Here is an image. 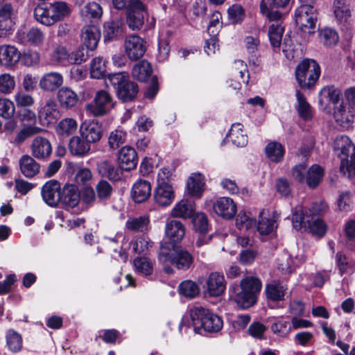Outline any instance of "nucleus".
<instances>
[{"label":"nucleus","instance_id":"nucleus-60","mask_svg":"<svg viewBox=\"0 0 355 355\" xmlns=\"http://www.w3.org/2000/svg\"><path fill=\"white\" fill-rule=\"evenodd\" d=\"M276 227V221L272 218H261L257 223V230L262 235L272 233Z\"/></svg>","mask_w":355,"mask_h":355},{"label":"nucleus","instance_id":"nucleus-22","mask_svg":"<svg viewBox=\"0 0 355 355\" xmlns=\"http://www.w3.org/2000/svg\"><path fill=\"white\" fill-rule=\"evenodd\" d=\"M80 193L74 184H66L62 189L60 202L66 209L76 207L80 202Z\"/></svg>","mask_w":355,"mask_h":355},{"label":"nucleus","instance_id":"nucleus-62","mask_svg":"<svg viewBox=\"0 0 355 355\" xmlns=\"http://www.w3.org/2000/svg\"><path fill=\"white\" fill-rule=\"evenodd\" d=\"M27 41L35 46L41 45L45 38L44 33L38 28H32L26 33Z\"/></svg>","mask_w":355,"mask_h":355},{"label":"nucleus","instance_id":"nucleus-44","mask_svg":"<svg viewBox=\"0 0 355 355\" xmlns=\"http://www.w3.org/2000/svg\"><path fill=\"white\" fill-rule=\"evenodd\" d=\"M77 127L78 124L75 119L66 118L58 123L55 131L58 135L68 137L76 132Z\"/></svg>","mask_w":355,"mask_h":355},{"label":"nucleus","instance_id":"nucleus-33","mask_svg":"<svg viewBox=\"0 0 355 355\" xmlns=\"http://www.w3.org/2000/svg\"><path fill=\"white\" fill-rule=\"evenodd\" d=\"M287 286L279 281H272L266 287V293L268 299L278 302L284 299Z\"/></svg>","mask_w":355,"mask_h":355},{"label":"nucleus","instance_id":"nucleus-7","mask_svg":"<svg viewBox=\"0 0 355 355\" xmlns=\"http://www.w3.org/2000/svg\"><path fill=\"white\" fill-rule=\"evenodd\" d=\"M261 281L256 277H247L241 282V291L235 296V302L240 307L246 309L257 302V295L261 288Z\"/></svg>","mask_w":355,"mask_h":355},{"label":"nucleus","instance_id":"nucleus-38","mask_svg":"<svg viewBox=\"0 0 355 355\" xmlns=\"http://www.w3.org/2000/svg\"><path fill=\"white\" fill-rule=\"evenodd\" d=\"M204 178L200 173H194L187 182V189L190 195L200 197L203 191Z\"/></svg>","mask_w":355,"mask_h":355},{"label":"nucleus","instance_id":"nucleus-56","mask_svg":"<svg viewBox=\"0 0 355 355\" xmlns=\"http://www.w3.org/2000/svg\"><path fill=\"white\" fill-rule=\"evenodd\" d=\"M153 263L146 257H138L134 261L137 271L144 275H149L153 272Z\"/></svg>","mask_w":355,"mask_h":355},{"label":"nucleus","instance_id":"nucleus-13","mask_svg":"<svg viewBox=\"0 0 355 355\" xmlns=\"http://www.w3.org/2000/svg\"><path fill=\"white\" fill-rule=\"evenodd\" d=\"M124 48L127 56L132 61L141 58L146 51L144 40L136 35H132L126 37Z\"/></svg>","mask_w":355,"mask_h":355},{"label":"nucleus","instance_id":"nucleus-27","mask_svg":"<svg viewBox=\"0 0 355 355\" xmlns=\"http://www.w3.org/2000/svg\"><path fill=\"white\" fill-rule=\"evenodd\" d=\"M151 187L149 182L139 180L132 187L131 196L137 203H141L150 196Z\"/></svg>","mask_w":355,"mask_h":355},{"label":"nucleus","instance_id":"nucleus-58","mask_svg":"<svg viewBox=\"0 0 355 355\" xmlns=\"http://www.w3.org/2000/svg\"><path fill=\"white\" fill-rule=\"evenodd\" d=\"M228 17L232 24L241 23L245 16V10L241 5L234 4L227 10Z\"/></svg>","mask_w":355,"mask_h":355},{"label":"nucleus","instance_id":"nucleus-19","mask_svg":"<svg viewBox=\"0 0 355 355\" xmlns=\"http://www.w3.org/2000/svg\"><path fill=\"white\" fill-rule=\"evenodd\" d=\"M31 156L39 160H44L52 153V147L50 141L45 137H36L30 146Z\"/></svg>","mask_w":355,"mask_h":355},{"label":"nucleus","instance_id":"nucleus-46","mask_svg":"<svg viewBox=\"0 0 355 355\" xmlns=\"http://www.w3.org/2000/svg\"><path fill=\"white\" fill-rule=\"evenodd\" d=\"M42 130V128L37 126L28 125L24 127L16 134L11 143L15 146H19L28 138L41 132Z\"/></svg>","mask_w":355,"mask_h":355},{"label":"nucleus","instance_id":"nucleus-10","mask_svg":"<svg viewBox=\"0 0 355 355\" xmlns=\"http://www.w3.org/2000/svg\"><path fill=\"white\" fill-rule=\"evenodd\" d=\"M296 25L304 32L311 33L313 32L318 21V12L313 6H300L295 12Z\"/></svg>","mask_w":355,"mask_h":355},{"label":"nucleus","instance_id":"nucleus-48","mask_svg":"<svg viewBox=\"0 0 355 355\" xmlns=\"http://www.w3.org/2000/svg\"><path fill=\"white\" fill-rule=\"evenodd\" d=\"M126 132L122 130H114L110 133L108 137V146L110 149L116 150L125 142Z\"/></svg>","mask_w":355,"mask_h":355},{"label":"nucleus","instance_id":"nucleus-55","mask_svg":"<svg viewBox=\"0 0 355 355\" xmlns=\"http://www.w3.org/2000/svg\"><path fill=\"white\" fill-rule=\"evenodd\" d=\"M15 113L14 103L8 98H0V116L4 119H10Z\"/></svg>","mask_w":355,"mask_h":355},{"label":"nucleus","instance_id":"nucleus-41","mask_svg":"<svg viewBox=\"0 0 355 355\" xmlns=\"http://www.w3.org/2000/svg\"><path fill=\"white\" fill-rule=\"evenodd\" d=\"M334 117L336 121L345 128L350 127L354 121V116L346 110L343 103L335 108Z\"/></svg>","mask_w":355,"mask_h":355},{"label":"nucleus","instance_id":"nucleus-50","mask_svg":"<svg viewBox=\"0 0 355 355\" xmlns=\"http://www.w3.org/2000/svg\"><path fill=\"white\" fill-rule=\"evenodd\" d=\"M7 345L12 352H18L22 348V338L20 334L14 330H9L6 335Z\"/></svg>","mask_w":355,"mask_h":355},{"label":"nucleus","instance_id":"nucleus-47","mask_svg":"<svg viewBox=\"0 0 355 355\" xmlns=\"http://www.w3.org/2000/svg\"><path fill=\"white\" fill-rule=\"evenodd\" d=\"M340 91L334 86L325 87L320 92L319 103L322 104L325 101H329L332 103L336 104L340 101Z\"/></svg>","mask_w":355,"mask_h":355},{"label":"nucleus","instance_id":"nucleus-31","mask_svg":"<svg viewBox=\"0 0 355 355\" xmlns=\"http://www.w3.org/2000/svg\"><path fill=\"white\" fill-rule=\"evenodd\" d=\"M60 105L65 109L73 107L78 103V95L70 88L65 87L60 89L57 94Z\"/></svg>","mask_w":355,"mask_h":355},{"label":"nucleus","instance_id":"nucleus-32","mask_svg":"<svg viewBox=\"0 0 355 355\" xmlns=\"http://www.w3.org/2000/svg\"><path fill=\"white\" fill-rule=\"evenodd\" d=\"M69 149L73 155L83 157L89 152L90 144L81 136H73L69 140Z\"/></svg>","mask_w":355,"mask_h":355},{"label":"nucleus","instance_id":"nucleus-12","mask_svg":"<svg viewBox=\"0 0 355 355\" xmlns=\"http://www.w3.org/2000/svg\"><path fill=\"white\" fill-rule=\"evenodd\" d=\"M125 26L122 16L112 15L110 19L103 24V37L105 42L116 40L123 37Z\"/></svg>","mask_w":355,"mask_h":355},{"label":"nucleus","instance_id":"nucleus-43","mask_svg":"<svg viewBox=\"0 0 355 355\" xmlns=\"http://www.w3.org/2000/svg\"><path fill=\"white\" fill-rule=\"evenodd\" d=\"M98 202H103L110 199L114 189L107 180H101L95 186Z\"/></svg>","mask_w":355,"mask_h":355},{"label":"nucleus","instance_id":"nucleus-9","mask_svg":"<svg viewBox=\"0 0 355 355\" xmlns=\"http://www.w3.org/2000/svg\"><path fill=\"white\" fill-rule=\"evenodd\" d=\"M113 96L106 90L96 92L92 101L85 105L87 113L94 117L107 114L116 105Z\"/></svg>","mask_w":355,"mask_h":355},{"label":"nucleus","instance_id":"nucleus-24","mask_svg":"<svg viewBox=\"0 0 355 355\" xmlns=\"http://www.w3.org/2000/svg\"><path fill=\"white\" fill-rule=\"evenodd\" d=\"M153 198L159 206L166 207L171 205L174 198L172 187L167 182L158 183L154 192Z\"/></svg>","mask_w":355,"mask_h":355},{"label":"nucleus","instance_id":"nucleus-21","mask_svg":"<svg viewBox=\"0 0 355 355\" xmlns=\"http://www.w3.org/2000/svg\"><path fill=\"white\" fill-rule=\"evenodd\" d=\"M207 291L211 296H219L224 293L226 281L223 273L212 272L206 282Z\"/></svg>","mask_w":355,"mask_h":355},{"label":"nucleus","instance_id":"nucleus-4","mask_svg":"<svg viewBox=\"0 0 355 355\" xmlns=\"http://www.w3.org/2000/svg\"><path fill=\"white\" fill-rule=\"evenodd\" d=\"M189 315L196 332H198L201 328L208 332H218L223 327L222 319L202 306L191 308Z\"/></svg>","mask_w":355,"mask_h":355},{"label":"nucleus","instance_id":"nucleus-30","mask_svg":"<svg viewBox=\"0 0 355 355\" xmlns=\"http://www.w3.org/2000/svg\"><path fill=\"white\" fill-rule=\"evenodd\" d=\"M195 207L193 202L182 199L172 209L171 215L176 218H188L193 216Z\"/></svg>","mask_w":355,"mask_h":355},{"label":"nucleus","instance_id":"nucleus-45","mask_svg":"<svg viewBox=\"0 0 355 355\" xmlns=\"http://www.w3.org/2000/svg\"><path fill=\"white\" fill-rule=\"evenodd\" d=\"M334 12L336 18L340 22L347 21L351 16L349 5L345 0H335L334 3Z\"/></svg>","mask_w":355,"mask_h":355},{"label":"nucleus","instance_id":"nucleus-35","mask_svg":"<svg viewBox=\"0 0 355 355\" xmlns=\"http://www.w3.org/2000/svg\"><path fill=\"white\" fill-rule=\"evenodd\" d=\"M243 125L239 123L232 124L227 137L238 147H243L248 144V136L244 133Z\"/></svg>","mask_w":355,"mask_h":355},{"label":"nucleus","instance_id":"nucleus-28","mask_svg":"<svg viewBox=\"0 0 355 355\" xmlns=\"http://www.w3.org/2000/svg\"><path fill=\"white\" fill-rule=\"evenodd\" d=\"M101 33L96 26L85 27L82 31V42L87 50L94 51L99 42Z\"/></svg>","mask_w":355,"mask_h":355},{"label":"nucleus","instance_id":"nucleus-57","mask_svg":"<svg viewBox=\"0 0 355 355\" xmlns=\"http://www.w3.org/2000/svg\"><path fill=\"white\" fill-rule=\"evenodd\" d=\"M69 56L67 49L62 46H56L51 54L52 60L62 65L69 64Z\"/></svg>","mask_w":355,"mask_h":355},{"label":"nucleus","instance_id":"nucleus-6","mask_svg":"<svg viewBox=\"0 0 355 355\" xmlns=\"http://www.w3.org/2000/svg\"><path fill=\"white\" fill-rule=\"evenodd\" d=\"M107 80L114 87L117 96L123 102L132 101L138 93L137 84L129 80L127 72L109 73Z\"/></svg>","mask_w":355,"mask_h":355},{"label":"nucleus","instance_id":"nucleus-20","mask_svg":"<svg viewBox=\"0 0 355 355\" xmlns=\"http://www.w3.org/2000/svg\"><path fill=\"white\" fill-rule=\"evenodd\" d=\"M216 214L225 219L232 218L236 213V206L233 200L228 197H221L213 204Z\"/></svg>","mask_w":355,"mask_h":355},{"label":"nucleus","instance_id":"nucleus-25","mask_svg":"<svg viewBox=\"0 0 355 355\" xmlns=\"http://www.w3.org/2000/svg\"><path fill=\"white\" fill-rule=\"evenodd\" d=\"M63 76L58 72L46 73L40 80V87L42 90L53 92L63 84Z\"/></svg>","mask_w":355,"mask_h":355},{"label":"nucleus","instance_id":"nucleus-11","mask_svg":"<svg viewBox=\"0 0 355 355\" xmlns=\"http://www.w3.org/2000/svg\"><path fill=\"white\" fill-rule=\"evenodd\" d=\"M146 6L141 1H135L126 10V24L132 31L142 28L148 17Z\"/></svg>","mask_w":355,"mask_h":355},{"label":"nucleus","instance_id":"nucleus-17","mask_svg":"<svg viewBox=\"0 0 355 355\" xmlns=\"http://www.w3.org/2000/svg\"><path fill=\"white\" fill-rule=\"evenodd\" d=\"M80 134L89 144L96 143L102 137V127L95 120L85 121L80 125Z\"/></svg>","mask_w":355,"mask_h":355},{"label":"nucleus","instance_id":"nucleus-52","mask_svg":"<svg viewBox=\"0 0 355 355\" xmlns=\"http://www.w3.org/2000/svg\"><path fill=\"white\" fill-rule=\"evenodd\" d=\"M255 224L256 220L250 212L240 211L236 216V225L239 230H248Z\"/></svg>","mask_w":355,"mask_h":355},{"label":"nucleus","instance_id":"nucleus-36","mask_svg":"<svg viewBox=\"0 0 355 355\" xmlns=\"http://www.w3.org/2000/svg\"><path fill=\"white\" fill-rule=\"evenodd\" d=\"M152 72L153 69L150 64L143 60L135 64L132 70V75L134 78L144 82L148 80Z\"/></svg>","mask_w":355,"mask_h":355},{"label":"nucleus","instance_id":"nucleus-53","mask_svg":"<svg viewBox=\"0 0 355 355\" xmlns=\"http://www.w3.org/2000/svg\"><path fill=\"white\" fill-rule=\"evenodd\" d=\"M284 32L283 27L278 24H272L268 29V37L271 45L274 47H279Z\"/></svg>","mask_w":355,"mask_h":355},{"label":"nucleus","instance_id":"nucleus-16","mask_svg":"<svg viewBox=\"0 0 355 355\" xmlns=\"http://www.w3.org/2000/svg\"><path fill=\"white\" fill-rule=\"evenodd\" d=\"M61 192L60 183L55 180L48 181L42 188V198L51 207L57 206L60 200Z\"/></svg>","mask_w":355,"mask_h":355},{"label":"nucleus","instance_id":"nucleus-18","mask_svg":"<svg viewBox=\"0 0 355 355\" xmlns=\"http://www.w3.org/2000/svg\"><path fill=\"white\" fill-rule=\"evenodd\" d=\"M117 158L119 168L123 171L134 169L138 162L136 150L129 146H125L119 150Z\"/></svg>","mask_w":355,"mask_h":355},{"label":"nucleus","instance_id":"nucleus-14","mask_svg":"<svg viewBox=\"0 0 355 355\" xmlns=\"http://www.w3.org/2000/svg\"><path fill=\"white\" fill-rule=\"evenodd\" d=\"M165 236L169 241L166 243L170 245V248H173L176 243H179L183 239L186 234L185 225L178 220H170L166 222L165 225Z\"/></svg>","mask_w":355,"mask_h":355},{"label":"nucleus","instance_id":"nucleus-49","mask_svg":"<svg viewBox=\"0 0 355 355\" xmlns=\"http://www.w3.org/2000/svg\"><path fill=\"white\" fill-rule=\"evenodd\" d=\"M319 37L320 42L326 46H331L336 44L338 41L337 33L331 28H324L320 31Z\"/></svg>","mask_w":355,"mask_h":355},{"label":"nucleus","instance_id":"nucleus-40","mask_svg":"<svg viewBox=\"0 0 355 355\" xmlns=\"http://www.w3.org/2000/svg\"><path fill=\"white\" fill-rule=\"evenodd\" d=\"M265 152L270 161L278 163L282 160L285 151L284 146L280 143L272 141L266 146Z\"/></svg>","mask_w":355,"mask_h":355},{"label":"nucleus","instance_id":"nucleus-51","mask_svg":"<svg viewBox=\"0 0 355 355\" xmlns=\"http://www.w3.org/2000/svg\"><path fill=\"white\" fill-rule=\"evenodd\" d=\"M179 291L181 295L193 298L198 295L200 290L198 285L191 280L182 282L179 285Z\"/></svg>","mask_w":355,"mask_h":355},{"label":"nucleus","instance_id":"nucleus-3","mask_svg":"<svg viewBox=\"0 0 355 355\" xmlns=\"http://www.w3.org/2000/svg\"><path fill=\"white\" fill-rule=\"evenodd\" d=\"M70 13V9L64 2L42 4L36 6L33 11L35 19L40 24L51 26L62 20Z\"/></svg>","mask_w":355,"mask_h":355},{"label":"nucleus","instance_id":"nucleus-59","mask_svg":"<svg viewBox=\"0 0 355 355\" xmlns=\"http://www.w3.org/2000/svg\"><path fill=\"white\" fill-rule=\"evenodd\" d=\"M15 87V81L9 73L0 75V93L3 94H10Z\"/></svg>","mask_w":355,"mask_h":355},{"label":"nucleus","instance_id":"nucleus-42","mask_svg":"<svg viewBox=\"0 0 355 355\" xmlns=\"http://www.w3.org/2000/svg\"><path fill=\"white\" fill-rule=\"evenodd\" d=\"M324 175L323 168L314 164L306 172V182L311 188H315L321 182Z\"/></svg>","mask_w":355,"mask_h":355},{"label":"nucleus","instance_id":"nucleus-64","mask_svg":"<svg viewBox=\"0 0 355 355\" xmlns=\"http://www.w3.org/2000/svg\"><path fill=\"white\" fill-rule=\"evenodd\" d=\"M89 51V50L82 47L71 53L69 56V64H80L85 62L89 56L88 54Z\"/></svg>","mask_w":355,"mask_h":355},{"label":"nucleus","instance_id":"nucleus-34","mask_svg":"<svg viewBox=\"0 0 355 355\" xmlns=\"http://www.w3.org/2000/svg\"><path fill=\"white\" fill-rule=\"evenodd\" d=\"M80 15L85 21H98L103 15V8L96 2H89L82 8Z\"/></svg>","mask_w":355,"mask_h":355},{"label":"nucleus","instance_id":"nucleus-2","mask_svg":"<svg viewBox=\"0 0 355 355\" xmlns=\"http://www.w3.org/2000/svg\"><path fill=\"white\" fill-rule=\"evenodd\" d=\"M333 148L340 159V172L348 178L355 175V146L350 139L345 135L336 137Z\"/></svg>","mask_w":355,"mask_h":355},{"label":"nucleus","instance_id":"nucleus-54","mask_svg":"<svg viewBox=\"0 0 355 355\" xmlns=\"http://www.w3.org/2000/svg\"><path fill=\"white\" fill-rule=\"evenodd\" d=\"M106 67L101 57L94 58L91 63L90 73L94 78H101L105 76Z\"/></svg>","mask_w":355,"mask_h":355},{"label":"nucleus","instance_id":"nucleus-37","mask_svg":"<svg viewBox=\"0 0 355 355\" xmlns=\"http://www.w3.org/2000/svg\"><path fill=\"white\" fill-rule=\"evenodd\" d=\"M150 220L147 216L130 218L125 223L128 230L133 232H144L149 230Z\"/></svg>","mask_w":355,"mask_h":355},{"label":"nucleus","instance_id":"nucleus-39","mask_svg":"<svg viewBox=\"0 0 355 355\" xmlns=\"http://www.w3.org/2000/svg\"><path fill=\"white\" fill-rule=\"evenodd\" d=\"M295 96L297 101L296 110L299 116L304 120L311 119L312 118V110L306 98L299 90L296 91Z\"/></svg>","mask_w":355,"mask_h":355},{"label":"nucleus","instance_id":"nucleus-5","mask_svg":"<svg viewBox=\"0 0 355 355\" xmlns=\"http://www.w3.org/2000/svg\"><path fill=\"white\" fill-rule=\"evenodd\" d=\"M310 218L311 216H308L306 209H304L302 206L296 207L292 216L293 227L297 230L308 229L313 235L323 236L327 231L324 222L320 218L311 219Z\"/></svg>","mask_w":355,"mask_h":355},{"label":"nucleus","instance_id":"nucleus-1","mask_svg":"<svg viewBox=\"0 0 355 355\" xmlns=\"http://www.w3.org/2000/svg\"><path fill=\"white\" fill-rule=\"evenodd\" d=\"M169 244L162 243L159 252V261L164 265V271L168 273H173V270L168 263L175 267L180 270H187L193 265L194 258L193 255L186 250H171Z\"/></svg>","mask_w":355,"mask_h":355},{"label":"nucleus","instance_id":"nucleus-63","mask_svg":"<svg viewBox=\"0 0 355 355\" xmlns=\"http://www.w3.org/2000/svg\"><path fill=\"white\" fill-rule=\"evenodd\" d=\"M270 328L275 334L282 337H286L291 330V327L288 322L280 320L275 321L271 324Z\"/></svg>","mask_w":355,"mask_h":355},{"label":"nucleus","instance_id":"nucleus-23","mask_svg":"<svg viewBox=\"0 0 355 355\" xmlns=\"http://www.w3.org/2000/svg\"><path fill=\"white\" fill-rule=\"evenodd\" d=\"M41 166L31 155H24L19 159L21 173L27 178H33L40 171Z\"/></svg>","mask_w":355,"mask_h":355},{"label":"nucleus","instance_id":"nucleus-61","mask_svg":"<svg viewBox=\"0 0 355 355\" xmlns=\"http://www.w3.org/2000/svg\"><path fill=\"white\" fill-rule=\"evenodd\" d=\"M194 229L201 234L207 232L209 223L207 216L202 213L197 214L193 219Z\"/></svg>","mask_w":355,"mask_h":355},{"label":"nucleus","instance_id":"nucleus-8","mask_svg":"<svg viewBox=\"0 0 355 355\" xmlns=\"http://www.w3.org/2000/svg\"><path fill=\"white\" fill-rule=\"evenodd\" d=\"M320 75V67L313 60H303L295 69L296 80L301 88L309 89Z\"/></svg>","mask_w":355,"mask_h":355},{"label":"nucleus","instance_id":"nucleus-26","mask_svg":"<svg viewBox=\"0 0 355 355\" xmlns=\"http://www.w3.org/2000/svg\"><path fill=\"white\" fill-rule=\"evenodd\" d=\"M96 170L101 177L106 178L111 181L116 182L121 178V169L114 166L110 161L103 160L98 162Z\"/></svg>","mask_w":355,"mask_h":355},{"label":"nucleus","instance_id":"nucleus-15","mask_svg":"<svg viewBox=\"0 0 355 355\" xmlns=\"http://www.w3.org/2000/svg\"><path fill=\"white\" fill-rule=\"evenodd\" d=\"M40 120L46 125L55 123L60 117V112L55 100L48 99L38 110Z\"/></svg>","mask_w":355,"mask_h":355},{"label":"nucleus","instance_id":"nucleus-29","mask_svg":"<svg viewBox=\"0 0 355 355\" xmlns=\"http://www.w3.org/2000/svg\"><path fill=\"white\" fill-rule=\"evenodd\" d=\"M20 58V53L17 49L10 45H2L0 46V64L3 66H12L16 64Z\"/></svg>","mask_w":355,"mask_h":355}]
</instances>
